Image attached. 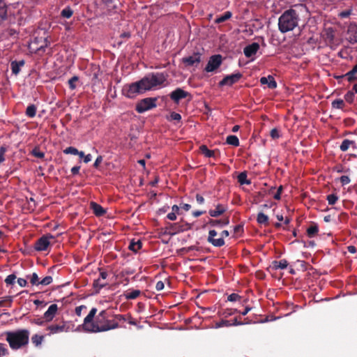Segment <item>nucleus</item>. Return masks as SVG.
Masks as SVG:
<instances>
[{"mask_svg":"<svg viewBox=\"0 0 357 357\" xmlns=\"http://www.w3.org/2000/svg\"><path fill=\"white\" fill-rule=\"evenodd\" d=\"M167 75L164 73H151L143 78L123 86L122 94L128 98H135L138 95L161 86L167 81Z\"/></svg>","mask_w":357,"mask_h":357,"instance_id":"nucleus-1","label":"nucleus"},{"mask_svg":"<svg viewBox=\"0 0 357 357\" xmlns=\"http://www.w3.org/2000/svg\"><path fill=\"white\" fill-rule=\"evenodd\" d=\"M96 313L97 309L93 307L84 318L82 328L85 332L96 333L119 327L117 321L108 319L109 317L106 310H102L98 314L96 315Z\"/></svg>","mask_w":357,"mask_h":357,"instance_id":"nucleus-2","label":"nucleus"},{"mask_svg":"<svg viewBox=\"0 0 357 357\" xmlns=\"http://www.w3.org/2000/svg\"><path fill=\"white\" fill-rule=\"evenodd\" d=\"M6 340L13 350H18L26 347L29 342L30 332L27 329H18L6 332Z\"/></svg>","mask_w":357,"mask_h":357,"instance_id":"nucleus-3","label":"nucleus"},{"mask_svg":"<svg viewBox=\"0 0 357 357\" xmlns=\"http://www.w3.org/2000/svg\"><path fill=\"white\" fill-rule=\"evenodd\" d=\"M299 16L293 8L285 10L278 19V29L281 33L294 30L298 24Z\"/></svg>","mask_w":357,"mask_h":357,"instance_id":"nucleus-4","label":"nucleus"},{"mask_svg":"<svg viewBox=\"0 0 357 357\" xmlns=\"http://www.w3.org/2000/svg\"><path fill=\"white\" fill-rule=\"evenodd\" d=\"M157 98H145L139 101L135 107V110L142 114L149 109L156 107Z\"/></svg>","mask_w":357,"mask_h":357,"instance_id":"nucleus-5","label":"nucleus"},{"mask_svg":"<svg viewBox=\"0 0 357 357\" xmlns=\"http://www.w3.org/2000/svg\"><path fill=\"white\" fill-rule=\"evenodd\" d=\"M222 63V56L220 54L213 55L209 58L208 63L204 68L207 73L213 72L218 69Z\"/></svg>","mask_w":357,"mask_h":357,"instance_id":"nucleus-6","label":"nucleus"},{"mask_svg":"<svg viewBox=\"0 0 357 357\" xmlns=\"http://www.w3.org/2000/svg\"><path fill=\"white\" fill-rule=\"evenodd\" d=\"M188 97L191 98L190 93L186 91H184L181 88H177L169 93V98L176 104H178L181 99Z\"/></svg>","mask_w":357,"mask_h":357,"instance_id":"nucleus-7","label":"nucleus"},{"mask_svg":"<svg viewBox=\"0 0 357 357\" xmlns=\"http://www.w3.org/2000/svg\"><path fill=\"white\" fill-rule=\"evenodd\" d=\"M242 76L243 75L239 72L227 75L219 82V86H231L232 84L238 82V80L242 77Z\"/></svg>","mask_w":357,"mask_h":357,"instance_id":"nucleus-8","label":"nucleus"},{"mask_svg":"<svg viewBox=\"0 0 357 357\" xmlns=\"http://www.w3.org/2000/svg\"><path fill=\"white\" fill-rule=\"evenodd\" d=\"M201 57L202 54L199 52H195L191 56L183 57L182 61L186 66L197 67L201 62Z\"/></svg>","mask_w":357,"mask_h":357,"instance_id":"nucleus-9","label":"nucleus"},{"mask_svg":"<svg viewBox=\"0 0 357 357\" xmlns=\"http://www.w3.org/2000/svg\"><path fill=\"white\" fill-rule=\"evenodd\" d=\"M50 243L49 237L43 236L36 241L34 248L38 251H44L47 249Z\"/></svg>","mask_w":357,"mask_h":357,"instance_id":"nucleus-10","label":"nucleus"},{"mask_svg":"<svg viewBox=\"0 0 357 357\" xmlns=\"http://www.w3.org/2000/svg\"><path fill=\"white\" fill-rule=\"evenodd\" d=\"M259 50V45L257 43H252L250 45H247L244 50L243 52L246 57L250 58L254 56L257 51Z\"/></svg>","mask_w":357,"mask_h":357,"instance_id":"nucleus-11","label":"nucleus"},{"mask_svg":"<svg viewBox=\"0 0 357 357\" xmlns=\"http://www.w3.org/2000/svg\"><path fill=\"white\" fill-rule=\"evenodd\" d=\"M200 153L206 158H216L220 155L218 150H210L206 145H202L199 147Z\"/></svg>","mask_w":357,"mask_h":357,"instance_id":"nucleus-12","label":"nucleus"},{"mask_svg":"<svg viewBox=\"0 0 357 357\" xmlns=\"http://www.w3.org/2000/svg\"><path fill=\"white\" fill-rule=\"evenodd\" d=\"M183 231L184 229L183 228V226L179 225L178 223H174L169 224V225L166 227L165 234H167L170 236H174Z\"/></svg>","mask_w":357,"mask_h":357,"instance_id":"nucleus-13","label":"nucleus"},{"mask_svg":"<svg viewBox=\"0 0 357 357\" xmlns=\"http://www.w3.org/2000/svg\"><path fill=\"white\" fill-rule=\"evenodd\" d=\"M58 310L57 305L52 304L47 309V310L44 313V319H45L46 321H50L54 317Z\"/></svg>","mask_w":357,"mask_h":357,"instance_id":"nucleus-14","label":"nucleus"},{"mask_svg":"<svg viewBox=\"0 0 357 357\" xmlns=\"http://www.w3.org/2000/svg\"><path fill=\"white\" fill-rule=\"evenodd\" d=\"M260 83L261 84H267L268 87L271 89H275L277 87V82L272 75L261 77Z\"/></svg>","mask_w":357,"mask_h":357,"instance_id":"nucleus-15","label":"nucleus"},{"mask_svg":"<svg viewBox=\"0 0 357 357\" xmlns=\"http://www.w3.org/2000/svg\"><path fill=\"white\" fill-rule=\"evenodd\" d=\"M227 210V207L222 204H218L215 209H211L208 211L210 216L213 218L218 217L222 215Z\"/></svg>","mask_w":357,"mask_h":357,"instance_id":"nucleus-16","label":"nucleus"},{"mask_svg":"<svg viewBox=\"0 0 357 357\" xmlns=\"http://www.w3.org/2000/svg\"><path fill=\"white\" fill-rule=\"evenodd\" d=\"M90 207L96 216H102L106 213V211L96 202H91L90 204Z\"/></svg>","mask_w":357,"mask_h":357,"instance_id":"nucleus-17","label":"nucleus"},{"mask_svg":"<svg viewBox=\"0 0 357 357\" xmlns=\"http://www.w3.org/2000/svg\"><path fill=\"white\" fill-rule=\"evenodd\" d=\"M229 218H227L222 220L210 219L207 224L210 225L211 227H223L229 225Z\"/></svg>","mask_w":357,"mask_h":357,"instance_id":"nucleus-18","label":"nucleus"},{"mask_svg":"<svg viewBox=\"0 0 357 357\" xmlns=\"http://www.w3.org/2000/svg\"><path fill=\"white\" fill-rule=\"evenodd\" d=\"M50 331L51 334L59 333L66 331V325L64 324H52L47 328Z\"/></svg>","mask_w":357,"mask_h":357,"instance_id":"nucleus-19","label":"nucleus"},{"mask_svg":"<svg viewBox=\"0 0 357 357\" xmlns=\"http://www.w3.org/2000/svg\"><path fill=\"white\" fill-rule=\"evenodd\" d=\"M24 65V61H13L10 63V68L14 75H17L20 71V68Z\"/></svg>","mask_w":357,"mask_h":357,"instance_id":"nucleus-20","label":"nucleus"},{"mask_svg":"<svg viewBox=\"0 0 357 357\" xmlns=\"http://www.w3.org/2000/svg\"><path fill=\"white\" fill-rule=\"evenodd\" d=\"M307 235L309 238H313L317 235L319 232V227L316 223H312L307 229Z\"/></svg>","mask_w":357,"mask_h":357,"instance_id":"nucleus-21","label":"nucleus"},{"mask_svg":"<svg viewBox=\"0 0 357 357\" xmlns=\"http://www.w3.org/2000/svg\"><path fill=\"white\" fill-rule=\"evenodd\" d=\"M7 17V6L3 0H0V23Z\"/></svg>","mask_w":357,"mask_h":357,"instance_id":"nucleus-22","label":"nucleus"},{"mask_svg":"<svg viewBox=\"0 0 357 357\" xmlns=\"http://www.w3.org/2000/svg\"><path fill=\"white\" fill-rule=\"evenodd\" d=\"M288 266V261L286 259H281L280 261H273L272 262V268L275 270L284 269Z\"/></svg>","mask_w":357,"mask_h":357,"instance_id":"nucleus-23","label":"nucleus"},{"mask_svg":"<svg viewBox=\"0 0 357 357\" xmlns=\"http://www.w3.org/2000/svg\"><path fill=\"white\" fill-rule=\"evenodd\" d=\"M232 17V13L231 11H226L222 15L218 16L215 20V24L222 23Z\"/></svg>","mask_w":357,"mask_h":357,"instance_id":"nucleus-24","label":"nucleus"},{"mask_svg":"<svg viewBox=\"0 0 357 357\" xmlns=\"http://www.w3.org/2000/svg\"><path fill=\"white\" fill-rule=\"evenodd\" d=\"M140 294V290L135 289L132 290L131 291H126L123 296L126 300H133L137 298Z\"/></svg>","mask_w":357,"mask_h":357,"instance_id":"nucleus-25","label":"nucleus"},{"mask_svg":"<svg viewBox=\"0 0 357 357\" xmlns=\"http://www.w3.org/2000/svg\"><path fill=\"white\" fill-rule=\"evenodd\" d=\"M351 146L354 149L356 148L354 141L345 139L342 141L340 148L342 151H347Z\"/></svg>","mask_w":357,"mask_h":357,"instance_id":"nucleus-26","label":"nucleus"},{"mask_svg":"<svg viewBox=\"0 0 357 357\" xmlns=\"http://www.w3.org/2000/svg\"><path fill=\"white\" fill-rule=\"evenodd\" d=\"M63 153L65 154H72V155H77L79 158H82L84 156V152L78 151L76 148L73 146L67 147L63 150Z\"/></svg>","mask_w":357,"mask_h":357,"instance_id":"nucleus-27","label":"nucleus"},{"mask_svg":"<svg viewBox=\"0 0 357 357\" xmlns=\"http://www.w3.org/2000/svg\"><path fill=\"white\" fill-rule=\"evenodd\" d=\"M257 221L260 225H268V217L262 212H259L257 217Z\"/></svg>","mask_w":357,"mask_h":357,"instance_id":"nucleus-28","label":"nucleus"},{"mask_svg":"<svg viewBox=\"0 0 357 357\" xmlns=\"http://www.w3.org/2000/svg\"><path fill=\"white\" fill-rule=\"evenodd\" d=\"M37 108L35 105H29L26 109L25 114L29 118H33L36 114Z\"/></svg>","mask_w":357,"mask_h":357,"instance_id":"nucleus-29","label":"nucleus"},{"mask_svg":"<svg viewBox=\"0 0 357 357\" xmlns=\"http://www.w3.org/2000/svg\"><path fill=\"white\" fill-rule=\"evenodd\" d=\"M142 243L141 241L139 240L136 242L134 241H131L128 248L130 250L133 251L134 252H137L139 250L142 248Z\"/></svg>","mask_w":357,"mask_h":357,"instance_id":"nucleus-30","label":"nucleus"},{"mask_svg":"<svg viewBox=\"0 0 357 357\" xmlns=\"http://www.w3.org/2000/svg\"><path fill=\"white\" fill-rule=\"evenodd\" d=\"M226 142L228 144L234 146H239V139L236 135H229L227 137Z\"/></svg>","mask_w":357,"mask_h":357,"instance_id":"nucleus-31","label":"nucleus"},{"mask_svg":"<svg viewBox=\"0 0 357 357\" xmlns=\"http://www.w3.org/2000/svg\"><path fill=\"white\" fill-rule=\"evenodd\" d=\"M73 10L70 6H66L61 12V16L63 18L69 19L72 17Z\"/></svg>","mask_w":357,"mask_h":357,"instance_id":"nucleus-32","label":"nucleus"},{"mask_svg":"<svg viewBox=\"0 0 357 357\" xmlns=\"http://www.w3.org/2000/svg\"><path fill=\"white\" fill-rule=\"evenodd\" d=\"M26 278L30 280V282L32 285L38 286L40 284V280L36 273L26 275Z\"/></svg>","mask_w":357,"mask_h":357,"instance_id":"nucleus-33","label":"nucleus"},{"mask_svg":"<svg viewBox=\"0 0 357 357\" xmlns=\"http://www.w3.org/2000/svg\"><path fill=\"white\" fill-rule=\"evenodd\" d=\"M342 77H346L347 79L349 82H352L357 80L356 73H354L352 69L346 74L342 75Z\"/></svg>","mask_w":357,"mask_h":357,"instance_id":"nucleus-34","label":"nucleus"},{"mask_svg":"<svg viewBox=\"0 0 357 357\" xmlns=\"http://www.w3.org/2000/svg\"><path fill=\"white\" fill-rule=\"evenodd\" d=\"M43 339H44L43 335H39L38 334H35L32 336L31 341L35 346L38 347L41 344Z\"/></svg>","mask_w":357,"mask_h":357,"instance_id":"nucleus-35","label":"nucleus"},{"mask_svg":"<svg viewBox=\"0 0 357 357\" xmlns=\"http://www.w3.org/2000/svg\"><path fill=\"white\" fill-rule=\"evenodd\" d=\"M208 243H211L215 247H222L225 243L223 238H213L209 240Z\"/></svg>","mask_w":357,"mask_h":357,"instance_id":"nucleus-36","label":"nucleus"},{"mask_svg":"<svg viewBox=\"0 0 357 357\" xmlns=\"http://www.w3.org/2000/svg\"><path fill=\"white\" fill-rule=\"evenodd\" d=\"M355 93H356L353 89L351 91H349L345 95H344V99L345 100L351 104L354 101L355 98Z\"/></svg>","mask_w":357,"mask_h":357,"instance_id":"nucleus-37","label":"nucleus"},{"mask_svg":"<svg viewBox=\"0 0 357 357\" xmlns=\"http://www.w3.org/2000/svg\"><path fill=\"white\" fill-rule=\"evenodd\" d=\"M101 280L102 279L98 278V279L94 280L93 283V287L95 289H98V291L100 289H101L102 288L105 287L107 284V282H102Z\"/></svg>","mask_w":357,"mask_h":357,"instance_id":"nucleus-38","label":"nucleus"},{"mask_svg":"<svg viewBox=\"0 0 357 357\" xmlns=\"http://www.w3.org/2000/svg\"><path fill=\"white\" fill-rule=\"evenodd\" d=\"M344 105V102L342 99H336L332 102V107L335 109H343Z\"/></svg>","mask_w":357,"mask_h":357,"instance_id":"nucleus-39","label":"nucleus"},{"mask_svg":"<svg viewBox=\"0 0 357 357\" xmlns=\"http://www.w3.org/2000/svg\"><path fill=\"white\" fill-rule=\"evenodd\" d=\"M237 312H238L237 309L227 308L222 311V312L221 313V315L223 316L224 317L227 318V317H229L233 315L234 313H236Z\"/></svg>","mask_w":357,"mask_h":357,"instance_id":"nucleus-40","label":"nucleus"},{"mask_svg":"<svg viewBox=\"0 0 357 357\" xmlns=\"http://www.w3.org/2000/svg\"><path fill=\"white\" fill-rule=\"evenodd\" d=\"M326 199H327L329 205H333L338 200V197L337 196L336 194L333 193V194L327 195Z\"/></svg>","mask_w":357,"mask_h":357,"instance_id":"nucleus-41","label":"nucleus"},{"mask_svg":"<svg viewBox=\"0 0 357 357\" xmlns=\"http://www.w3.org/2000/svg\"><path fill=\"white\" fill-rule=\"evenodd\" d=\"M231 326V322L228 320L222 319V321L215 323V328H221V327H229Z\"/></svg>","mask_w":357,"mask_h":357,"instance_id":"nucleus-42","label":"nucleus"},{"mask_svg":"<svg viewBox=\"0 0 357 357\" xmlns=\"http://www.w3.org/2000/svg\"><path fill=\"white\" fill-rule=\"evenodd\" d=\"M79 80V77L77 76H73L68 80L69 88L71 90H74L76 88L75 83Z\"/></svg>","mask_w":357,"mask_h":357,"instance_id":"nucleus-43","label":"nucleus"},{"mask_svg":"<svg viewBox=\"0 0 357 357\" xmlns=\"http://www.w3.org/2000/svg\"><path fill=\"white\" fill-rule=\"evenodd\" d=\"M32 155L38 158H43L45 157V153L40 151L39 148L35 147L32 150Z\"/></svg>","mask_w":357,"mask_h":357,"instance_id":"nucleus-44","label":"nucleus"},{"mask_svg":"<svg viewBox=\"0 0 357 357\" xmlns=\"http://www.w3.org/2000/svg\"><path fill=\"white\" fill-rule=\"evenodd\" d=\"M12 303V297L8 296L3 300L0 301V307H10Z\"/></svg>","mask_w":357,"mask_h":357,"instance_id":"nucleus-45","label":"nucleus"},{"mask_svg":"<svg viewBox=\"0 0 357 357\" xmlns=\"http://www.w3.org/2000/svg\"><path fill=\"white\" fill-rule=\"evenodd\" d=\"M9 354L8 349L6 345L3 343H0V357L6 356Z\"/></svg>","mask_w":357,"mask_h":357,"instance_id":"nucleus-46","label":"nucleus"},{"mask_svg":"<svg viewBox=\"0 0 357 357\" xmlns=\"http://www.w3.org/2000/svg\"><path fill=\"white\" fill-rule=\"evenodd\" d=\"M15 279L16 275L15 274H10L6 277L5 279V282L7 285L13 284L15 283Z\"/></svg>","mask_w":357,"mask_h":357,"instance_id":"nucleus-47","label":"nucleus"},{"mask_svg":"<svg viewBox=\"0 0 357 357\" xmlns=\"http://www.w3.org/2000/svg\"><path fill=\"white\" fill-rule=\"evenodd\" d=\"M53 281L52 276H46L43 280H40V284L47 286L51 284Z\"/></svg>","mask_w":357,"mask_h":357,"instance_id":"nucleus-48","label":"nucleus"},{"mask_svg":"<svg viewBox=\"0 0 357 357\" xmlns=\"http://www.w3.org/2000/svg\"><path fill=\"white\" fill-rule=\"evenodd\" d=\"M241 298V296H239L238 294L233 293L228 296L227 301L231 302H235L237 301H239Z\"/></svg>","mask_w":357,"mask_h":357,"instance_id":"nucleus-49","label":"nucleus"},{"mask_svg":"<svg viewBox=\"0 0 357 357\" xmlns=\"http://www.w3.org/2000/svg\"><path fill=\"white\" fill-rule=\"evenodd\" d=\"M270 135L273 139H278L280 137L279 130L277 128H273L270 132Z\"/></svg>","mask_w":357,"mask_h":357,"instance_id":"nucleus-50","label":"nucleus"},{"mask_svg":"<svg viewBox=\"0 0 357 357\" xmlns=\"http://www.w3.org/2000/svg\"><path fill=\"white\" fill-rule=\"evenodd\" d=\"M239 183H240V185L241 186H243L242 188L243 190L245 191H249L248 189H246L243 185H249L251 184V180H238Z\"/></svg>","mask_w":357,"mask_h":357,"instance_id":"nucleus-51","label":"nucleus"},{"mask_svg":"<svg viewBox=\"0 0 357 357\" xmlns=\"http://www.w3.org/2000/svg\"><path fill=\"white\" fill-rule=\"evenodd\" d=\"M6 152V147L2 146L0 147V164L5 160L4 154Z\"/></svg>","mask_w":357,"mask_h":357,"instance_id":"nucleus-52","label":"nucleus"},{"mask_svg":"<svg viewBox=\"0 0 357 357\" xmlns=\"http://www.w3.org/2000/svg\"><path fill=\"white\" fill-rule=\"evenodd\" d=\"M131 34L130 32H123L120 35V38L122 39L121 41L119 42L121 44L124 40H128L130 38Z\"/></svg>","mask_w":357,"mask_h":357,"instance_id":"nucleus-53","label":"nucleus"},{"mask_svg":"<svg viewBox=\"0 0 357 357\" xmlns=\"http://www.w3.org/2000/svg\"><path fill=\"white\" fill-rule=\"evenodd\" d=\"M170 117L172 120H174L176 121H179L181 119V116L178 113L172 112L170 114Z\"/></svg>","mask_w":357,"mask_h":357,"instance_id":"nucleus-54","label":"nucleus"},{"mask_svg":"<svg viewBox=\"0 0 357 357\" xmlns=\"http://www.w3.org/2000/svg\"><path fill=\"white\" fill-rule=\"evenodd\" d=\"M114 317L115 319V321H127V318L126 317V315L123 314H114Z\"/></svg>","mask_w":357,"mask_h":357,"instance_id":"nucleus-55","label":"nucleus"},{"mask_svg":"<svg viewBox=\"0 0 357 357\" xmlns=\"http://www.w3.org/2000/svg\"><path fill=\"white\" fill-rule=\"evenodd\" d=\"M83 309H86V306L82 305L75 307V313L77 316L80 317Z\"/></svg>","mask_w":357,"mask_h":357,"instance_id":"nucleus-56","label":"nucleus"},{"mask_svg":"<svg viewBox=\"0 0 357 357\" xmlns=\"http://www.w3.org/2000/svg\"><path fill=\"white\" fill-rule=\"evenodd\" d=\"M217 236V231L215 230H214V229L210 230L208 232V236L207 238L208 242L209 241V240L215 238V236Z\"/></svg>","mask_w":357,"mask_h":357,"instance_id":"nucleus-57","label":"nucleus"},{"mask_svg":"<svg viewBox=\"0 0 357 357\" xmlns=\"http://www.w3.org/2000/svg\"><path fill=\"white\" fill-rule=\"evenodd\" d=\"M44 43H45V45H42L39 47H37L36 49V50L38 52H40L41 50L44 51L45 47L48 46V45L50 44V42L48 41V40L47 38H45Z\"/></svg>","mask_w":357,"mask_h":357,"instance_id":"nucleus-58","label":"nucleus"},{"mask_svg":"<svg viewBox=\"0 0 357 357\" xmlns=\"http://www.w3.org/2000/svg\"><path fill=\"white\" fill-rule=\"evenodd\" d=\"M195 198H196V201H197L198 204H203L204 203V202H205V199L203 197V196H202L199 194H197L196 196H195Z\"/></svg>","mask_w":357,"mask_h":357,"instance_id":"nucleus-59","label":"nucleus"},{"mask_svg":"<svg viewBox=\"0 0 357 357\" xmlns=\"http://www.w3.org/2000/svg\"><path fill=\"white\" fill-rule=\"evenodd\" d=\"M81 160H83V162L84 163H88L89 162H90L92 159V156L91 154H87V155H85L84 153V156H82V158H80Z\"/></svg>","mask_w":357,"mask_h":357,"instance_id":"nucleus-60","label":"nucleus"},{"mask_svg":"<svg viewBox=\"0 0 357 357\" xmlns=\"http://www.w3.org/2000/svg\"><path fill=\"white\" fill-rule=\"evenodd\" d=\"M44 322L45 321L41 318L34 319L31 321V323L39 325V326L43 325Z\"/></svg>","mask_w":357,"mask_h":357,"instance_id":"nucleus-61","label":"nucleus"},{"mask_svg":"<svg viewBox=\"0 0 357 357\" xmlns=\"http://www.w3.org/2000/svg\"><path fill=\"white\" fill-rule=\"evenodd\" d=\"M17 283L22 287H26L27 284L26 280L24 278H18Z\"/></svg>","mask_w":357,"mask_h":357,"instance_id":"nucleus-62","label":"nucleus"},{"mask_svg":"<svg viewBox=\"0 0 357 357\" xmlns=\"http://www.w3.org/2000/svg\"><path fill=\"white\" fill-rule=\"evenodd\" d=\"M164 282L162 281H158L157 283H156V285H155V289L157 291H161L164 289Z\"/></svg>","mask_w":357,"mask_h":357,"instance_id":"nucleus-63","label":"nucleus"},{"mask_svg":"<svg viewBox=\"0 0 357 357\" xmlns=\"http://www.w3.org/2000/svg\"><path fill=\"white\" fill-rule=\"evenodd\" d=\"M100 270V276H99V278L102 279V280H105L107 279V276H108V274L106 271H102L101 268H99Z\"/></svg>","mask_w":357,"mask_h":357,"instance_id":"nucleus-64","label":"nucleus"}]
</instances>
